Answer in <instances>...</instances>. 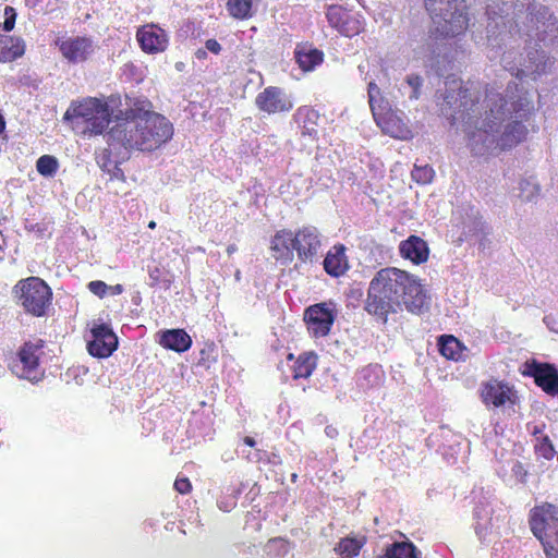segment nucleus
I'll return each mask as SVG.
<instances>
[{
    "mask_svg": "<svg viewBox=\"0 0 558 558\" xmlns=\"http://www.w3.org/2000/svg\"><path fill=\"white\" fill-rule=\"evenodd\" d=\"M37 171L44 177H53L58 170V160L50 155H44L36 162Z\"/></svg>",
    "mask_w": 558,
    "mask_h": 558,
    "instance_id": "34",
    "label": "nucleus"
},
{
    "mask_svg": "<svg viewBox=\"0 0 558 558\" xmlns=\"http://www.w3.org/2000/svg\"><path fill=\"white\" fill-rule=\"evenodd\" d=\"M238 247L235 244H230L228 247H227V253L228 255H232L234 252H236Z\"/></svg>",
    "mask_w": 558,
    "mask_h": 558,
    "instance_id": "51",
    "label": "nucleus"
},
{
    "mask_svg": "<svg viewBox=\"0 0 558 558\" xmlns=\"http://www.w3.org/2000/svg\"><path fill=\"white\" fill-rule=\"evenodd\" d=\"M539 193V186L531 180L520 182V197L524 202H532Z\"/></svg>",
    "mask_w": 558,
    "mask_h": 558,
    "instance_id": "38",
    "label": "nucleus"
},
{
    "mask_svg": "<svg viewBox=\"0 0 558 558\" xmlns=\"http://www.w3.org/2000/svg\"><path fill=\"white\" fill-rule=\"evenodd\" d=\"M195 57H196L197 59H199V60L205 59V58L207 57V50H206V48H205V49H203V48L197 49V50H196V52H195Z\"/></svg>",
    "mask_w": 558,
    "mask_h": 558,
    "instance_id": "50",
    "label": "nucleus"
},
{
    "mask_svg": "<svg viewBox=\"0 0 558 558\" xmlns=\"http://www.w3.org/2000/svg\"><path fill=\"white\" fill-rule=\"evenodd\" d=\"M535 383L551 396H558V372L548 364H537L532 369Z\"/></svg>",
    "mask_w": 558,
    "mask_h": 558,
    "instance_id": "21",
    "label": "nucleus"
},
{
    "mask_svg": "<svg viewBox=\"0 0 558 558\" xmlns=\"http://www.w3.org/2000/svg\"><path fill=\"white\" fill-rule=\"evenodd\" d=\"M404 306L413 314L427 308V296L417 278L409 272L388 267L376 272L371 280L365 311L387 322L390 313H397Z\"/></svg>",
    "mask_w": 558,
    "mask_h": 558,
    "instance_id": "4",
    "label": "nucleus"
},
{
    "mask_svg": "<svg viewBox=\"0 0 558 558\" xmlns=\"http://www.w3.org/2000/svg\"><path fill=\"white\" fill-rule=\"evenodd\" d=\"M362 21L357 15L349 14L343 25L340 27L339 33L347 37H353L362 31Z\"/></svg>",
    "mask_w": 558,
    "mask_h": 558,
    "instance_id": "35",
    "label": "nucleus"
},
{
    "mask_svg": "<svg viewBox=\"0 0 558 558\" xmlns=\"http://www.w3.org/2000/svg\"><path fill=\"white\" fill-rule=\"evenodd\" d=\"M5 122L3 117L0 114V134L4 131Z\"/></svg>",
    "mask_w": 558,
    "mask_h": 558,
    "instance_id": "53",
    "label": "nucleus"
},
{
    "mask_svg": "<svg viewBox=\"0 0 558 558\" xmlns=\"http://www.w3.org/2000/svg\"><path fill=\"white\" fill-rule=\"evenodd\" d=\"M368 102L375 121L377 118H381L386 112L390 111L388 101H386L380 94V89L375 82L368 83L367 88Z\"/></svg>",
    "mask_w": 558,
    "mask_h": 558,
    "instance_id": "27",
    "label": "nucleus"
},
{
    "mask_svg": "<svg viewBox=\"0 0 558 558\" xmlns=\"http://www.w3.org/2000/svg\"><path fill=\"white\" fill-rule=\"evenodd\" d=\"M412 179L418 184H428L433 181L435 175L434 169L428 166L414 165V169L411 172Z\"/></svg>",
    "mask_w": 558,
    "mask_h": 558,
    "instance_id": "36",
    "label": "nucleus"
},
{
    "mask_svg": "<svg viewBox=\"0 0 558 558\" xmlns=\"http://www.w3.org/2000/svg\"><path fill=\"white\" fill-rule=\"evenodd\" d=\"M174 488L180 494H186V493H189L191 490L192 485H191L189 478H186V477H184V478H177L175 482H174Z\"/></svg>",
    "mask_w": 558,
    "mask_h": 558,
    "instance_id": "45",
    "label": "nucleus"
},
{
    "mask_svg": "<svg viewBox=\"0 0 558 558\" xmlns=\"http://www.w3.org/2000/svg\"><path fill=\"white\" fill-rule=\"evenodd\" d=\"M206 50L218 54L221 51V45L216 39H207L205 43Z\"/></svg>",
    "mask_w": 558,
    "mask_h": 558,
    "instance_id": "46",
    "label": "nucleus"
},
{
    "mask_svg": "<svg viewBox=\"0 0 558 558\" xmlns=\"http://www.w3.org/2000/svg\"><path fill=\"white\" fill-rule=\"evenodd\" d=\"M92 339L87 341L88 352L96 357H108L118 347V338L106 325H97L92 330Z\"/></svg>",
    "mask_w": 558,
    "mask_h": 558,
    "instance_id": "12",
    "label": "nucleus"
},
{
    "mask_svg": "<svg viewBox=\"0 0 558 558\" xmlns=\"http://www.w3.org/2000/svg\"><path fill=\"white\" fill-rule=\"evenodd\" d=\"M494 509L489 502L480 504L474 510L475 532L480 538L499 529V517H494Z\"/></svg>",
    "mask_w": 558,
    "mask_h": 558,
    "instance_id": "16",
    "label": "nucleus"
},
{
    "mask_svg": "<svg viewBox=\"0 0 558 558\" xmlns=\"http://www.w3.org/2000/svg\"><path fill=\"white\" fill-rule=\"evenodd\" d=\"M111 172H108L111 177V179H120L123 177L122 170L119 168L118 163L116 162V168H111Z\"/></svg>",
    "mask_w": 558,
    "mask_h": 558,
    "instance_id": "47",
    "label": "nucleus"
},
{
    "mask_svg": "<svg viewBox=\"0 0 558 558\" xmlns=\"http://www.w3.org/2000/svg\"><path fill=\"white\" fill-rule=\"evenodd\" d=\"M25 52L24 40L0 34V62H11L22 57Z\"/></svg>",
    "mask_w": 558,
    "mask_h": 558,
    "instance_id": "24",
    "label": "nucleus"
},
{
    "mask_svg": "<svg viewBox=\"0 0 558 558\" xmlns=\"http://www.w3.org/2000/svg\"><path fill=\"white\" fill-rule=\"evenodd\" d=\"M405 83L412 89L409 98L412 100L418 99L421 95V87L423 85V77L417 74H409L405 77Z\"/></svg>",
    "mask_w": 558,
    "mask_h": 558,
    "instance_id": "39",
    "label": "nucleus"
},
{
    "mask_svg": "<svg viewBox=\"0 0 558 558\" xmlns=\"http://www.w3.org/2000/svg\"><path fill=\"white\" fill-rule=\"evenodd\" d=\"M437 106L451 126L461 128L477 156L497 155L523 142L525 123L534 111L531 94L514 82L508 84L505 96L487 88L480 99L454 76L447 77L444 92H437Z\"/></svg>",
    "mask_w": 558,
    "mask_h": 558,
    "instance_id": "1",
    "label": "nucleus"
},
{
    "mask_svg": "<svg viewBox=\"0 0 558 558\" xmlns=\"http://www.w3.org/2000/svg\"><path fill=\"white\" fill-rule=\"evenodd\" d=\"M325 433L330 438H335L338 435L337 428L330 425L325 428Z\"/></svg>",
    "mask_w": 558,
    "mask_h": 558,
    "instance_id": "49",
    "label": "nucleus"
},
{
    "mask_svg": "<svg viewBox=\"0 0 558 558\" xmlns=\"http://www.w3.org/2000/svg\"><path fill=\"white\" fill-rule=\"evenodd\" d=\"M108 292L112 295L121 294L123 292V287L121 284L109 286Z\"/></svg>",
    "mask_w": 558,
    "mask_h": 558,
    "instance_id": "48",
    "label": "nucleus"
},
{
    "mask_svg": "<svg viewBox=\"0 0 558 558\" xmlns=\"http://www.w3.org/2000/svg\"><path fill=\"white\" fill-rule=\"evenodd\" d=\"M136 37L142 49L149 53L163 51L168 46L166 32L156 25H146L140 28Z\"/></svg>",
    "mask_w": 558,
    "mask_h": 558,
    "instance_id": "14",
    "label": "nucleus"
},
{
    "mask_svg": "<svg viewBox=\"0 0 558 558\" xmlns=\"http://www.w3.org/2000/svg\"><path fill=\"white\" fill-rule=\"evenodd\" d=\"M387 558H420L418 551L412 543H395L386 550Z\"/></svg>",
    "mask_w": 558,
    "mask_h": 558,
    "instance_id": "31",
    "label": "nucleus"
},
{
    "mask_svg": "<svg viewBox=\"0 0 558 558\" xmlns=\"http://www.w3.org/2000/svg\"><path fill=\"white\" fill-rule=\"evenodd\" d=\"M294 58L303 71L310 72L323 62L324 53L311 45H299L295 48Z\"/></svg>",
    "mask_w": 558,
    "mask_h": 558,
    "instance_id": "23",
    "label": "nucleus"
},
{
    "mask_svg": "<svg viewBox=\"0 0 558 558\" xmlns=\"http://www.w3.org/2000/svg\"><path fill=\"white\" fill-rule=\"evenodd\" d=\"M535 447H536V451L538 452V454H541L542 457H544L547 460L551 459L556 453L555 448H554L550 439L547 436H544L542 438V441L538 445H536Z\"/></svg>",
    "mask_w": 558,
    "mask_h": 558,
    "instance_id": "40",
    "label": "nucleus"
},
{
    "mask_svg": "<svg viewBox=\"0 0 558 558\" xmlns=\"http://www.w3.org/2000/svg\"><path fill=\"white\" fill-rule=\"evenodd\" d=\"M56 44L62 56L72 63L84 62L95 52V45L87 37L66 38Z\"/></svg>",
    "mask_w": 558,
    "mask_h": 558,
    "instance_id": "13",
    "label": "nucleus"
},
{
    "mask_svg": "<svg viewBox=\"0 0 558 558\" xmlns=\"http://www.w3.org/2000/svg\"><path fill=\"white\" fill-rule=\"evenodd\" d=\"M527 471L524 469L523 464L519 461H515L511 468V476L514 477L517 483L524 484L526 482Z\"/></svg>",
    "mask_w": 558,
    "mask_h": 558,
    "instance_id": "42",
    "label": "nucleus"
},
{
    "mask_svg": "<svg viewBox=\"0 0 558 558\" xmlns=\"http://www.w3.org/2000/svg\"><path fill=\"white\" fill-rule=\"evenodd\" d=\"M350 12L338 5H330L326 12V17L331 27L340 29Z\"/></svg>",
    "mask_w": 558,
    "mask_h": 558,
    "instance_id": "33",
    "label": "nucleus"
},
{
    "mask_svg": "<svg viewBox=\"0 0 558 558\" xmlns=\"http://www.w3.org/2000/svg\"><path fill=\"white\" fill-rule=\"evenodd\" d=\"M487 5L486 38L492 47L513 48L519 38L543 43L545 46L558 37L557 19L548 8L535 1L527 4L513 0H490Z\"/></svg>",
    "mask_w": 558,
    "mask_h": 558,
    "instance_id": "3",
    "label": "nucleus"
},
{
    "mask_svg": "<svg viewBox=\"0 0 558 558\" xmlns=\"http://www.w3.org/2000/svg\"><path fill=\"white\" fill-rule=\"evenodd\" d=\"M357 69H359V71H360V73H361V74H363V73L365 72V66H364L363 64H360V65L357 66Z\"/></svg>",
    "mask_w": 558,
    "mask_h": 558,
    "instance_id": "54",
    "label": "nucleus"
},
{
    "mask_svg": "<svg viewBox=\"0 0 558 558\" xmlns=\"http://www.w3.org/2000/svg\"><path fill=\"white\" fill-rule=\"evenodd\" d=\"M512 50L506 51L501 57V63L506 71H509L517 78L531 76L535 80L537 76L547 72L554 61L546 56L543 50L530 47L526 49V54L521 58L519 62L514 61Z\"/></svg>",
    "mask_w": 558,
    "mask_h": 558,
    "instance_id": "8",
    "label": "nucleus"
},
{
    "mask_svg": "<svg viewBox=\"0 0 558 558\" xmlns=\"http://www.w3.org/2000/svg\"><path fill=\"white\" fill-rule=\"evenodd\" d=\"M344 253L343 245H335L329 250L324 259V268L328 275L339 277L349 269V262Z\"/></svg>",
    "mask_w": 558,
    "mask_h": 558,
    "instance_id": "22",
    "label": "nucleus"
},
{
    "mask_svg": "<svg viewBox=\"0 0 558 558\" xmlns=\"http://www.w3.org/2000/svg\"><path fill=\"white\" fill-rule=\"evenodd\" d=\"M41 344L25 343L21 349L19 356L23 366L22 377L28 380L38 379L39 373L37 372L39 356L37 351L41 349Z\"/></svg>",
    "mask_w": 558,
    "mask_h": 558,
    "instance_id": "20",
    "label": "nucleus"
},
{
    "mask_svg": "<svg viewBox=\"0 0 558 558\" xmlns=\"http://www.w3.org/2000/svg\"><path fill=\"white\" fill-rule=\"evenodd\" d=\"M317 365V355L313 352H305L299 355L293 366V377L307 378L312 375Z\"/></svg>",
    "mask_w": 558,
    "mask_h": 558,
    "instance_id": "28",
    "label": "nucleus"
},
{
    "mask_svg": "<svg viewBox=\"0 0 558 558\" xmlns=\"http://www.w3.org/2000/svg\"><path fill=\"white\" fill-rule=\"evenodd\" d=\"M376 123L385 134L395 138L405 140L411 134L403 118L392 110L386 112L384 117L377 118Z\"/></svg>",
    "mask_w": 558,
    "mask_h": 558,
    "instance_id": "17",
    "label": "nucleus"
},
{
    "mask_svg": "<svg viewBox=\"0 0 558 558\" xmlns=\"http://www.w3.org/2000/svg\"><path fill=\"white\" fill-rule=\"evenodd\" d=\"M255 104L259 110L269 114L288 112L293 108L290 97L276 86H269L260 92L255 98Z\"/></svg>",
    "mask_w": 558,
    "mask_h": 558,
    "instance_id": "11",
    "label": "nucleus"
},
{
    "mask_svg": "<svg viewBox=\"0 0 558 558\" xmlns=\"http://www.w3.org/2000/svg\"><path fill=\"white\" fill-rule=\"evenodd\" d=\"M433 28L425 39L423 46L426 51L424 57L433 59L436 54V39L438 37L448 38L463 34L469 26V15L466 12L465 0H449L445 2L444 21H432Z\"/></svg>",
    "mask_w": 558,
    "mask_h": 558,
    "instance_id": "5",
    "label": "nucleus"
},
{
    "mask_svg": "<svg viewBox=\"0 0 558 558\" xmlns=\"http://www.w3.org/2000/svg\"><path fill=\"white\" fill-rule=\"evenodd\" d=\"M296 122L302 129V135L315 138L317 136V122L319 114L316 110L308 107H301L294 114Z\"/></svg>",
    "mask_w": 558,
    "mask_h": 558,
    "instance_id": "26",
    "label": "nucleus"
},
{
    "mask_svg": "<svg viewBox=\"0 0 558 558\" xmlns=\"http://www.w3.org/2000/svg\"><path fill=\"white\" fill-rule=\"evenodd\" d=\"M448 1L449 0H424L425 8L432 21H439V19L444 21L445 2Z\"/></svg>",
    "mask_w": 558,
    "mask_h": 558,
    "instance_id": "37",
    "label": "nucleus"
},
{
    "mask_svg": "<svg viewBox=\"0 0 558 558\" xmlns=\"http://www.w3.org/2000/svg\"><path fill=\"white\" fill-rule=\"evenodd\" d=\"M228 11L235 19H247L251 16L252 0H229Z\"/></svg>",
    "mask_w": 558,
    "mask_h": 558,
    "instance_id": "32",
    "label": "nucleus"
},
{
    "mask_svg": "<svg viewBox=\"0 0 558 558\" xmlns=\"http://www.w3.org/2000/svg\"><path fill=\"white\" fill-rule=\"evenodd\" d=\"M13 294L24 310L35 316L46 314L52 298L51 289L38 277L20 280L13 288Z\"/></svg>",
    "mask_w": 558,
    "mask_h": 558,
    "instance_id": "7",
    "label": "nucleus"
},
{
    "mask_svg": "<svg viewBox=\"0 0 558 558\" xmlns=\"http://www.w3.org/2000/svg\"><path fill=\"white\" fill-rule=\"evenodd\" d=\"M294 233L290 230H280L271 239L270 250L272 257L282 265H288L294 257Z\"/></svg>",
    "mask_w": 558,
    "mask_h": 558,
    "instance_id": "15",
    "label": "nucleus"
},
{
    "mask_svg": "<svg viewBox=\"0 0 558 558\" xmlns=\"http://www.w3.org/2000/svg\"><path fill=\"white\" fill-rule=\"evenodd\" d=\"M294 251L301 263L313 264L323 246V234L314 226H305L294 232Z\"/></svg>",
    "mask_w": 558,
    "mask_h": 558,
    "instance_id": "9",
    "label": "nucleus"
},
{
    "mask_svg": "<svg viewBox=\"0 0 558 558\" xmlns=\"http://www.w3.org/2000/svg\"><path fill=\"white\" fill-rule=\"evenodd\" d=\"M336 319V313L331 304L318 303L305 310L304 320L310 333L315 338L325 337L330 332Z\"/></svg>",
    "mask_w": 558,
    "mask_h": 558,
    "instance_id": "10",
    "label": "nucleus"
},
{
    "mask_svg": "<svg viewBox=\"0 0 558 558\" xmlns=\"http://www.w3.org/2000/svg\"><path fill=\"white\" fill-rule=\"evenodd\" d=\"M148 227H149L150 229H154V228L156 227V222H155V221H150V222H149V225H148Z\"/></svg>",
    "mask_w": 558,
    "mask_h": 558,
    "instance_id": "55",
    "label": "nucleus"
},
{
    "mask_svg": "<svg viewBox=\"0 0 558 558\" xmlns=\"http://www.w3.org/2000/svg\"><path fill=\"white\" fill-rule=\"evenodd\" d=\"M439 351L440 353L450 360L459 361L463 357L462 344L453 336H441L439 338Z\"/></svg>",
    "mask_w": 558,
    "mask_h": 558,
    "instance_id": "30",
    "label": "nucleus"
},
{
    "mask_svg": "<svg viewBox=\"0 0 558 558\" xmlns=\"http://www.w3.org/2000/svg\"><path fill=\"white\" fill-rule=\"evenodd\" d=\"M160 344L177 352H184L190 349L192 339L183 329H171L162 332Z\"/></svg>",
    "mask_w": 558,
    "mask_h": 558,
    "instance_id": "25",
    "label": "nucleus"
},
{
    "mask_svg": "<svg viewBox=\"0 0 558 558\" xmlns=\"http://www.w3.org/2000/svg\"><path fill=\"white\" fill-rule=\"evenodd\" d=\"M109 106L97 99L87 98L80 104L72 102L63 119L73 129L84 134H101L111 123L105 137L113 149L126 151H153L173 136V125L163 116L144 108L120 110L111 119Z\"/></svg>",
    "mask_w": 558,
    "mask_h": 558,
    "instance_id": "2",
    "label": "nucleus"
},
{
    "mask_svg": "<svg viewBox=\"0 0 558 558\" xmlns=\"http://www.w3.org/2000/svg\"><path fill=\"white\" fill-rule=\"evenodd\" d=\"M365 542V536H348L338 543L336 549L342 558H354L360 554Z\"/></svg>",
    "mask_w": 558,
    "mask_h": 558,
    "instance_id": "29",
    "label": "nucleus"
},
{
    "mask_svg": "<svg viewBox=\"0 0 558 558\" xmlns=\"http://www.w3.org/2000/svg\"><path fill=\"white\" fill-rule=\"evenodd\" d=\"M482 398L486 404L501 407L506 404L507 401L512 403L515 395L507 385L493 380L484 386Z\"/></svg>",
    "mask_w": 558,
    "mask_h": 558,
    "instance_id": "18",
    "label": "nucleus"
},
{
    "mask_svg": "<svg viewBox=\"0 0 558 558\" xmlns=\"http://www.w3.org/2000/svg\"><path fill=\"white\" fill-rule=\"evenodd\" d=\"M244 442L251 447L255 445V440L252 437H245Z\"/></svg>",
    "mask_w": 558,
    "mask_h": 558,
    "instance_id": "52",
    "label": "nucleus"
},
{
    "mask_svg": "<svg viewBox=\"0 0 558 558\" xmlns=\"http://www.w3.org/2000/svg\"><path fill=\"white\" fill-rule=\"evenodd\" d=\"M399 250L402 257L417 265L426 262L429 254L427 243L416 235L402 241Z\"/></svg>",
    "mask_w": 558,
    "mask_h": 558,
    "instance_id": "19",
    "label": "nucleus"
},
{
    "mask_svg": "<svg viewBox=\"0 0 558 558\" xmlns=\"http://www.w3.org/2000/svg\"><path fill=\"white\" fill-rule=\"evenodd\" d=\"M4 22L2 23V29L4 32H11L14 28L16 12L12 7L4 8Z\"/></svg>",
    "mask_w": 558,
    "mask_h": 558,
    "instance_id": "41",
    "label": "nucleus"
},
{
    "mask_svg": "<svg viewBox=\"0 0 558 558\" xmlns=\"http://www.w3.org/2000/svg\"><path fill=\"white\" fill-rule=\"evenodd\" d=\"M109 286L100 280L90 281L88 283V289L92 293L99 298H104L105 294L108 292Z\"/></svg>",
    "mask_w": 558,
    "mask_h": 558,
    "instance_id": "44",
    "label": "nucleus"
},
{
    "mask_svg": "<svg viewBox=\"0 0 558 558\" xmlns=\"http://www.w3.org/2000/svg\"><path fill=\"white\" fill-rule=\"evenodd\" d=\"M530 525L541 541L547 558H558V507L544 505L533 509Z\"/></svg>",
    "mask_w": 558,
    "mask_h": 558,
    "instance_id": "6",
    "label": "nucleus"
},
{
    "mask_svg": "<svg viewBox=\"0 0 558 558\" xmlns=\"http://www.w3.org/2000/svg\"><path fill=\"white\" fill-rule=\"evenodd\" d=\"M97 165L106 172H111V168H116V161L111 160L106 149L97 156Z\"/></svg>",
    "mask_w": 558,
    "mask_h": 558,
    "instance_id": "43",
    "label": "nucleus"
}]
</instances>
